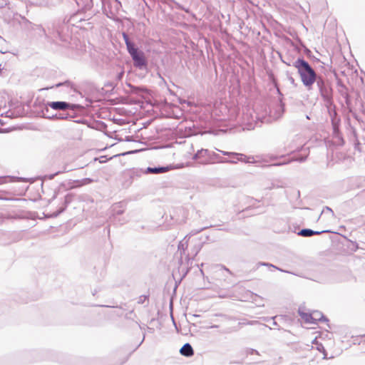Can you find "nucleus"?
Returning a JSON list of instances; mask_svg holds the SVG:
<instances>
[{"label":"nucleus","instance_id":"473e14b6","mask_svg":"<svg viewBox=\"0 0 365 365\" xmlns=\"http://www.w3.org/2000/svg\"><path fill=\"white\" fill-rule=\"evenodd\" d=\"M277 322H273V325H277Z\"/></svg>","mask_w":365,"mask_h":365},{"label":"nucleus","instance_id":"b1692460","mask_svg":"<svg viewBox=\"0 0 365 365\" xmlns=\"http://www.w3.org/2000/svg\"><path fill=\"white\" fill-rule=\"evenodd\" d=\"M204 229H205V227H204V228H201V229H200V230H192V231L190 232V235H195V234H197V233L200 232V231L203 230Z\"/></svg>","mask_w":365,"mask_h":365},{"label":"nucleus","instance_id":"0eeeda50","mask_svg":"<svg viewBox=\"0 0 365 365\" xmlns=\"http://www.w3.org/2000/svg\"><path fill=\"white\" fill-rule=\"evenodd\" d=\"M328 230H323V231H314L311 229H302L299 232L298 235L302 237H311L314 235H320L324 232H327Z\"/></svg>","mask_w":365,"mask_h":365},{"label":"nucleus","instance_id":"1a4fd4ad","mask_svg":"<svg viewBox=\"0 0 365 365\" xmlns=\"http://www.w3.org/2000/svg\"><path fill=\"white\" fill-rule=\"evenodd\" d=\"M210 152L207 149H201L198 150L193 156L194 160H200L201 158H204L205 157L210 158Z\"/></svg>","mask_w":365,"mask_h":365},{"label":"nucleus","instance_id":"4468645a","mask_svg":"<svg viewBox=\"0 0 365 365\" xmlns=\"http://www.w3.org/2000/svg\"><path fill=\"white\" fill-rule=\"evenodd\" d=\"M123 37L127 47L128 52L135 47L134 43L130 41L128 36L125 33H123Z\"/></svg>","mask_w":365,"mask_h":365},{"label":"nucleus","instance_id":"c85d7f7f","mask_svg":"<svg viewBox=\"0 0 365 365\" xmlns=\"http://www.w3.org/2000/svg\"><path fill=\"white\" fill-rule=\"evenodd\" d=\"M2 70L3 68H1V64H0V76H2Z\"/></svg>","mask_w":365,"mask_h":365},{"label":"nucleus","instance_id":"20e7f679","mask_svg":"<svg viewBox=\"0 0 365 365\" xmlns=\"http://www.w3.org/2000/svg\"><path fill=\"white\" fill-rule=\"evenodd\" d=\"M217 150L222 153L224 155H227V156L232 157V158L231 160H235V161H237V163L238 161L244 162L245 163H255L254 160H252V161L250 160V159H252V160L254 159V157H252V156L247 157L242 153L223 151V150H220L218 149H217Z\"/></svg>","mask_w":365,"mask_h":365},{"label":"nucleus","instance_id":"f257e3e1","mask_svg":"<svg viewBox=\"0 0 365 365\" xmlns=\"http://www.w3.org/2000/svg\"><path fill=\"white\" fill-rule=\"evenodd\" d=\"M292 66L297 69L302 84L310 90L318 77L314 68L303 58H297L293 62Z\"/></svg>","mask_w":365,"mask_h":365},{"label":"nucleus","instance_id":"cd10ccee","mask_svg":"<svg viewBox=\"0 0 365 365\" xmlns=\"http://www.w3.org/2000/svg\"><path fill=\"white\" fill-rule=\"evenodd\" d=\"M123 213V211L122 210H118L116 211V214L117 215H121Z\"/></svg>","mask_w":365,"mask_h":365},{"label":"nucleus","instance_id":"39448f33","mask_svg":"<svg viewBox=\"0 0 365 365\" xmlns=\"http://www.w3.org/2000/svg\"><path fill=\"white\" fill-rule=\"evenodd\" d=\"M211 160H217L220 163L237 164V161L222 158L215 152H210L209 159H202L200 161V163L202 165H207L212 163Z\"/></svg>","mask_w":365,"mask_h":365},{"label":"nucleus","instance_id":"a878e982","mask_svg":"<svg viewBox=\"0 0 365 365\" xmlns=\"http://www.w3.org/2000/svg\"><path fill=\"white\" fill-rule=\"evenodd\" d=\"M218 327H219V326H218V325L214 324V325H212V326L208 327L207 328H210V329H215V328H218Z\"/></svg>","mask_w":365,"mask_h":365},{"label":"nucleus","instance_id":"9d476101","mask_svg":"<svg viewBox=\"0 0 365 365\" xmlns=\"http://www.w3.org/2000/svg\"><path fill=\"white\" fill-rule=\"evenodd\" d=\"M168 170V167H155V168H150L148 167L145 171L146 173H153V174H158V173H163Z\"/></svg>","mask_w":365,"mask_h":365},{"label":"nucleus","instance_id":"72a5a7b5","mask_svg":"<svg viewBox=\"0 0 365 365\" xmlns=\"http://www.w3.org/2000/svg\"><path fill=\"white\" fill-rule=\"evenodd\" d=\"M42 31L45 34V29L42 28Z\"/></svg>","mask_w":365,"mask_h":365},{"label":"nucleus","instance_id":"7c9ffc66","mask_svg":"<svg viewBox=\"0 0 365 365\" xmlns=\"http://www.w3.org/2000/svg\"><path fill=\"white\" fill-rule=\"evenodd\" d=\"M61 85H62V83H58V84L56 85V87H59V86H61Z\"/></svg>","mask_w":365,"mask_h":365},{"label":"nucleus","instance_id":"6e6552de","mask_svg":"<svg viewBox=\"0 0 365 365\" xmlns=\"http://www.w3.org/2000/svg\"><path fill=\"white\" fill-rule=\"evenodd\" d=\"M180 353L185 356H191L194 354V351L192 346L186 343L180 349Z\"/></svg>","mask_w":365,"mask_h":365},{"label":"nucleus","instance_id":"412c9836","mask_svg":"<svg viewBox=\"0 0 365 365\" xmlns=\"http://www.w3.org/2000/svg\"><path fill=\"white\" fill-rule=\"evenodd\" d=\"M247 353L248 354H255L259 355V353L258 352V351H257L255 349H247Z\"/></svg>","mask_w":365,"mask_h":365},{"label":"nucleus","instance_id":"9b49d317","mask_svg":"<svg viewBox=\"0 0 365 365\" xmlns=\"http://www.w3.org/2000/svg\"><path fill=\"white\" fill-rule=\"evenodd\" d=\"M311 315L312 317V324H316L317 321H328V319L320 312L314 311L311 314Z\"/></svg>","mask_w":365,"mask_h":365},{"label":"nucleus","instance_id":"f3484780","mask_svg":"<svg viewBox=\"0 0 365 365\" xmlns=\"http://www.w3.org/2000/svg\"><path fill=\"white\" fill-rule=\"evenodd\" d=\"M148 297L147 295H141L138 299V303L140 304H143L146 300H148Z\"/></svg>","mask_w":365,"mask_h":365},{"label":"nucleus","instance_id":"2f4dec72","mask_svg":"<svg viewBox=\"0 0 365 365\" xmlns=\"http://www.w3.org/2000/svg\"><path fill=\"white\" fill-rule=\"evenodd\" d=\"M284 163H278L277 164V165H284Z\"/></svg>","mask_w":365,"mask_h":365},{"label":"nucleus","instance_id":"ddd939ff","mask_svg":"<svg viewBox=\"0 0 365 365\" xmlns=\"http://www.w3.org/2000/svg\"><path fill=\"white\" fill-rule=\"evenodd\" d=\"M93 181L94 180L90 178H83L82 180H78L74 182L75 185L73 187H82L83 185L91 184Z\"/></svg>","mask_w":365,"mask_h":365},{"label":"nucleus","instance_id":"423d86ee","mask_svg":"<svg viewBox=\"0 0 365 365\" xmlns=\"http://www.w3.org/2000/svg\"><path fill=\"white\" fill-rule=\"evenodd\" d=\"M47 106L51 108L53 110H66L68 109L73 110L76 107V105L71 104L65 101H52L48 102Z\"/></svg>","mask_w":365,"mask_h":365},{"label":"nucleus","instance_id":"393cba45","mask_svg":"<svg viewBox=\"0 0 365 365\" xmlns=\"http://www.w3.org/2000/svg\"><path fill=\"white\" fill-rule=\"evenodd\" d=\"M72 169H67L66 167H64L63 170L62 171H59L58 173H56L54 175L58 174V173H64V172H68L70 170H71Z\"/></svg>","mask_w":365,"mask_h":365},{"label":"nucleus","instance_id":"f8f14e48","mask_svg":"<svg viewBox=\"0 0 365 365\" xmlns=\"http://www.w3.org/2000/svg\"><path fill=\"white\" fill-rule=\"evenodd\" d=\"M187 237H185L182 241L180 242L178 245V251L180 253V255H185V250L187 248Z\"/></svg>","mask_w":365,"mask_h":365},{"label":"nucleus","instance_id":"f704fd0d","mask_svg":"<svg viewBox=\"0 0 365 365\" xmlns=\"http://www.w3.org/2000/svg\"><path fill=\"white\" fill-rule=\"evenodd\" d=\"M190 255V253H188V254L187 255V257H189Z\"/></svg>","mask_w":365,"mask_h":365},{"label":"nucleus","instance_id":"2eb2a0df","mask_svg":"<svg viewBox=\"0 0 365 365\" xmlns=\"http://www.w3.org/2000/svg\"><path fill=\"white\" fill-rule=\"evenodd\" d=\"M299 314L301 316V317L307 323L312 324L313 322L312 321V317L311 314L305 313L301 309L299 310Z\"/></svg>","mask_w":365,"mask_h":365},{"label":"nucleus","instance_id":"bb28decb","mask_svg":"<svg viewBox=\"0 0 365 365\" xmlns=\"http://www.w3.org/2000/svg\"><path fill=\"white\" fill-rule=\"evenodd\" d=\"M317 349H318L319 351H321V349H322L324 351V347L322 346V344L319 346H318Z\"/></svg>","mask_w":365,"mask_h":365},{"label":"nucleus","instance_id":"c756f323","mask_svg":"<svg viewBox=\"0 0 365 365\" xmlns=\"http://www.w3.org/2000/svg\"><path fill=\"white\" fill-rule=\"evenodd\" d=\"M346 103L347 104L349 103V98H348V97H346Z\"/></svg>","mask_w":365,"mask_h":365},{"label":"nucleus","instance_id":"f03ea898","mask_svg":"<svg viewBox=\"0 0 365 365\" xmlns=\"http://www.w3.org/2000/svg\"><path fill=\"white\" fill-rule=\"evenodd\" d=\"M315 83L324 102L327 104L331 105L332 103L333 93L331 83L322 76H318Z\"/></svg>","mask_w":365,"mask_h":365},{"label":"nucleus","instance_id":"6ab92c4d","mask_svg":"<svg viewBox=\"0 0 365 365\" xmlns=\"http://www.w3.org/2000/svg\"><path fill=\"white\" fill-rule=\"evenodd\" d=\"M259 265H262V266H267V267H272L276 269H278L281 272H284V270H282V269H279L278 267H277L276 266L272 264H269V263H267V262H260L259 263Z\"/></svg>","mask_w":365,"mask_h":365},{"label":"nucleus","instance_id":"dca6fc26","mask_svg":"<svg viewBox=\"0 0 365 365\" xmlns=\"http://www.w3.org/2000/svg\"><path fill=\"white\" fill-rule=\"evenodd\" d=\"M201 247H202V245H200V244L194 246V247L192 250V252H191V255H192V258H193L194 257H195L197 255V253L201 250Z\"/></svg>","mask_w":365,"mask_h":365},{"label":"nucleus","instance_id":"7ed1b4c3","mask_svg":"<svg viewBox=\"0 0 365 365\" xmlns=\"http://www.w3.org/2000/svg\"><path fill=\"white\" fill-rule=\"evenodd\" d=\"M128 53L130 55L135 67L142 69L147 66V61L145 59V54L142 51H140L138 48L135 47L128 51Z\"/></svg>","mask_w":365,"mask_h":365},{"label":"nucleus","instance_id":"a211bd4d","mask_svg":"<svg viewBox=\"0 0 365 365\" xmlns=\"http://www.w3.org/2000/svg\"><path fill=\"white\" fill-rule=\"evenodd\" d=\"M327 212H329L332 217L334 215L333 210L329 207H325L321 212V215Z\"/></svg>","mask_w":365,"mask_h":365},{"label":"nucleus","instance_id":"aec40b11","mask_svg":"<svg viewBox=\"0 0 365 365\" xmlns=\"http://www.w3.org/2000/svg\"><path fill=\"white\" fill-rule=\"evenodd\" d=\"M218 272L223 274L224 272L230 273V270L224 267H219Z\"/></svg>","mask_w":365,"mask_h":365},{"label":"nucleus","instance_id":"4be33fe9","mask_svg":"<svg viewBox=\"0 0 365 365\" xmlns=\"http://www.w3.org/2000/svg\"><path fill=\"white\" fill-rule=\"evenodd\" d=\"M306 159H307V156H302L300 158H296L293 160L302 163V162H304L306 160Z\"/></svg>","mask_w":365,"mask_h":365},{"label":"nucleus","instance_id":"5701e85b","mask_svg":"<svg viewBox=\"0 0 365 365\" xmlns=\"http://www.w3.org/2000/svg\"><path fill=\"white\" fill-rule=\"evenodd\" d=\"M287 78H288V81H289V82H290L293 86H297V85H296V83H295V81H294V78H293L292 76H289L287 77Z\"/></svg>","mask_w":365,"mask_h":365}]
</instances>
